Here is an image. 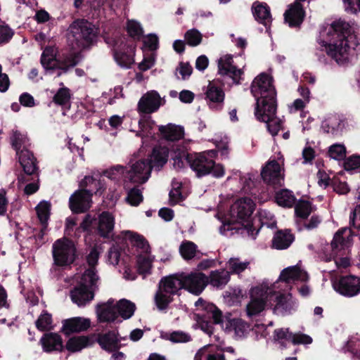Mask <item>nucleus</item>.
<instances>
[{
  "instance_id": "nucleus-17",
  "label": "nucleus",
  "mask_w": 360,
  "mask_h": 360,
  "mask_svg": "<svg viewBox=\"0 0 360 360\" xmlns=\"http://www.w3.org/2000/svg\"><path fill=\"white\" fill-rule=\"evenodd\" d=\"M152 169L148 160L141 159L134 163L130 169L126 172L125 177L131 183L144 184L150 176Z\"/></svg>"
},
{
  "instance_id": "nucleus-58",
  "label": "nucleus",
  "mask_w": 360,
  "mask_h": 360,
  "mask_svg": "<svg viewBox=\"0 0 360 360\" xmlns=\"http://www.w3.org/2000/svg\"><path fill=\"white\" fill-rule=\"evenodd\" d=\"M151 264L148 259L146 257H139L137 260V272L142 275L143 278L146 274L150 273Z\"/></svg>"
},
{
  "instance_id": "nucleus-4",
  "label": "nucleus",
  "mask_w": 360,
  "mask_h": 360,
  "mask_svg": "<svg viewBox=\"0 0 360 360\" xmlns=\"http://www.w3.org/2000/svg\"><path fill=\"white\" fill-rule=\"evenodd\" d=\"M99 27L84 19L74 20L68 30V39L72 49H89L97 43Z\"/></svg>"
},
{
  "instance_id": "nucleus-26",
  "label": "nucleus",
  "mask_w": 360,
  "mask_h": 360,
  "mask_svg": "<svg viewBox=\"0 0 360 360\" xmlns=\"http://www.w3.org/2000/svg\"><path fill=\"white\" fill-rule=\"evenodd\" d=\"M269 300H273L275 302L274 311L276 314L285 315L287 313H291V311L294 309L295 303L290 293L285 295L274 292L269 295Z\"/></svg>"
},
{
  "instance_id": "nucleus-61",
  "label": "nucleus",
  "mask_w": 360,
  "mask_h": 360,
  "mask_svg": "<svg viewBox=\"0 0 360 360\" xmlns=\"http://www.w3.org/2000/svg\"><path fill=\"white\" fill-rule=\"evenodd\" d=\"M121 250V248L119 245H113L108 251V259L114 266L119 264Z\"/></svg>"
},
{
  "instance_id": "nucleus-22",
  "label": "nucleus",
  "mask_w": 360,
  "mask_h": 360,
  "mask_svg": "<svg viewBox=\"0 0 360 360\" xmlns=\"http://www.w3.org/2000/svg\"><path fill=\"white\" fill-rule=\"evenodd\" d=\"M118 333L115 330H108L105 333L94 334V342H97L101 348L109 353L118 351L121 348Z\"/></svg>"
},
{
  "instance_id": "nucleus-48",
  "label": "nucleus",
  "mask_w": 360,
  "mask_h": 360,
  "mask_svg": "<svg viewBox=\"0 0 360 360\" xmlns=\"http://www.w3.org/2000/svg\"><path fill=\"white\" fill-rule=\"evenodd\" d=\"M37 328L40 331H47L51 329L52 316L45 311L41 314L35 322Z\"/></svg>"
},
{
  "instance_id": "nucleus-55",
  "label": "nucleus",
  "mask_w": 360,
  "mask_h": 360,
  "mask_svg": "<svg viewBox=\"0 0 360 360\" xmlns=\"http://www.w3.org/2000/svg\"><path fill=\"white\" fill-rule=\"evenodd\" d=\"M126 172L125 167L122 165H116L103 172L104 176L108 178L115 180L118 179L120 176L123 175Z\"/></svg>"
},
{
  "instance_id": "nucleus-64",
  "label": "nucleus",
  "mask_w": 360,
  "mask_h": 360,
  "mask_svg": "<svg viewBox=\"0 0 360 360\" xmlns=\"http://www.w3.org/2000/svg\"><path fill=\"white\" fill-rule=\"evenodd\" d=\"M349 224L353 227L360 229V204L356 205L350 214Z\"/></svg>"
},
{
  "instance_id": "nucleus-20",
  "label": "nucleus",
  "mask_w": 360,
  "mask_h": 360,
  "mask_svg": "<svg viewBox=\"0 0 360 360\" xmlns=\"http://www.w3.org/2000/svg\"><path fill=\"white\" fill-rule=\"evenodd\" d=\"M161 98L158 91L152 90L144 94L139 99L137 111L140 115H150L158 110Z\"/></svg>"
},
{
  "instance_id": "nucleus-31",
  "label": "nucleus",
  "mask_w": 360,
  "mask_h": 360,
  "mask_svg": "<svg viewBox=\"0 0 360 360\" xmlns=\"http://www.w3.org/2000/svg\"><path fill=\"white\" fill-rule=\"evenodd\" d=\"M308 278V275L297 266H292L282 270L278 278V281L290 283L292 281H305Z\"/></svg>"
},
{
  "instance_id": "nucleus-32",
  "label": "nucleus",
  "mask_w": 360,
  "mask_h": 360,
  "mask_svg": "<svg viewBox=\"0 0 360 360\" xmlns=\"http://www.w3.org/2000/svg\"><path fill=\"white\" fill-rule=\"evenodd\" d=\"M295 240V236L289 230L277 231L272 239V248L276 250L288 248Z\"/></svg>"
},
{
  "instance_id": "nucleus-13",
  "label": "nucleus",
  "mask_w": 360,
  "mask_h": 360,
  "mask_svg": "<svg viewBox=\"0 0 360 360\" xmlns=\"http://www.w3.org/2000/svg\"><path fill=\"white\" fill-rule=\"evenodd\" d=\"M81 57V53L77 51L62 54L58 58L49 56L43 58V56H41L40 61L43 68L47 70L58 69L65 73L79 64Z\"/></svg>"
},
{
  "instance_id": "nucleus-27",
  "label": "nucleus",
  "mask_w": 360,
  "mask_h": 360,
  "mask_svg": "<svg viewBox=\"0 0 360 360\" xmlns=\"http://www.w3.org/2000/svg\"><path fill=\"white\" fill-rule=\"evenodd\" d=\"M169 154V150L167 147L155 146L147 160L152 169L159 171L167 163Z\"/></svg>"
},
{
  "instance_id": "nucleus-23",
  "label": "nucleus",
  "mask_w": 360,
  "mask_h": 360,
  "mask_svg": "<svg viewBox=\"0 0 360 360\" xmlns=\"http://www.w3.org/2000/svg\"><path fill=\"white\" fill-rule=\"evenodd\" d=\"M205 99L209 108L214 111L222 110L224 103L225 93L221 87L210 83L205 92Z\"/></svg>"
},
{
  "instance_id": "nucleus-1",
  "label": "nucleus",
  "mask_w": 360,
  "mask_h": 360,
  "mask_svg": "<svg viewBox=\"0 0 360 360\" xmlns=\"http://www.w3.org/2000/svg\"><path fill=\"white\" fill-rule=\"evenodd\" d=\"M320 34L325 50L317 49L315 55L321 63H327L326 54L337 63L342 64L348 60L350 51L359 44L354 28L349 22L340 19L333 21Z\"/></svg>"
},
{
  "instance_id": "nucleus-34",
  "label": "nucleus",
  "mask_w": 360,
  "mask_h": 360,
  "mask_svg": "<svg viewBox=\"0 0 360 360\" xmlns=\"http://www.w3.org/2000/svg\"><path fill=\"white\" fill-rule=\"evenodd\" d=\"M115 307L118 316H121L124 320L130 319L136 309L134 302L124 298L120 300L115 304Z\"/></svg>"
},
{
  "instance_id": "nucleus-56",
  "label": "nucleus",
  "mask_w": 360,
  "mask_h": 360,
  "mask_svg": "<svg viewBox=\"0 0 360 360\" xmlns=\"http://www.w3.org/2000/svg\"><path fill=\"white\" fill-rule=\"evenodd\" d=\"M175 182L172 181V185L173 190L170 191L169 193V201L171 205H176L178 202L183 200L182 193L181 192V184L177 183V187H175Z\"/></svg>"
},
{
  "instance_id": "nucleus-49",
  "label": "nucleus",
  "mask_w": 360,
  "mask_h": 360,
  "mask_svg": "<svg viewBox=\"0 0 360 360\" xmlns=\"http://www.w3.org/2000/svg\"><path fill=\"white\" fill-rule=\"evenodd\" d=\"M143 200L141 191L137 187L131 188L126 197V201L131 206H138Z\"/></svg>"
},
{
  "instance_id": "nucleus-60",
  "label": "nucleus",
  "mask_w": 360,
  "mask_h": 360,
  "mask_svg": "<svg viewBox=\"0 0 360 360\" xmlns=\"http://www.w3.org/2000/svg\"><path fill=\"white\" fill-rule=\"evenodd\" d=\"M331 186L333 191L339 194H347L349 192V188L346 182L340 181L338 179H333L331 181Z\"/></svg>"
},
{
  "instance_id": "nucleus-18",
  "label": "nucleus",
  "mask_w": 360,
  "mask_h": 360,
  "mask_svg": "<svg viewBox=\"0 0 360 360\" xmlns=\"http://www.w3.org/2000/svg\"><path fill=\"white\" fill-rule=\"evenodd\" d=\"M269 109L270 110V106L259 108L258 112L257 110H255V115L259 122L266 123L269 132L273 136H275L282 129L283 122L280 119L276 117L277 104H275V108L273 112L268 111Z\"/></svg>"
},
{
  "instance_id": "nucleus-15",
  "label": "nucleus",
  "mask_w": 360,
  "mask_h": 360,
  "mask_svg": "<svg viewBox=\"0 0 360 360\" xmlns=\"http://www.w3.org/2000/svg\"><path fill=\"white\" fill-rule=\"evenodd\" d=\"M261 176L264 183L269 186L278 188L283 185L284 176L281 174V168L275 159L269 160L262 167Z\"/></svg>"
},
{
  "instance_id": "nucleus-37",
  "label": "nucleus",
  "mask_w": 360,
  "mask_h": 360,
  "mask_svg": "<svg viewBox=\"0 0 360 360\" xmlns=\"http://www.w3.org/2000/svg\"><path fill=\"white\" fill-rule=\"evenodd\" d=\"M209 278V283L214 287L222 288L230 280V274L225 270H215L210 272Z\"/></svg>"
},
{
  "instance_id": "nucleus-28",
  "label": "nucleus",
  "mask_w": 360,
  "mask_h": 360,
  "mask_svg": "<svg viewBox=\"0 0 360 360\" xmlns=\"http://www.w3.org/2000/svg\"><path fill=\"white\" fill-rule=\"evenodd\" d=\"M43 349L46 352H62L64 349L62 338L55 333H45L40 340Z\"/></svg>"
},
{
  "instance_id": "nucleus-38",
  "label": "nucleus",
  "mask_w": 360,
  "mask_h": 360,
  "mask_svg": "<svg viewBox=\"0 0 360 360\" xmlns=\"http://www.w3.org/2000/svg\"><path fill=\"white\" fill-rule=\"evenodd\" d=\"M96 312L99 323H114L118 318V314L115 309L109 307H98L96 305Z\"/></svg>"
},
{
  "instance_id": "nucleus-57",
  "label": "nucleus",
  "mask_w": 360,
  "mask_h": 360,
  "mask_svg": "<svg viewBox=\"0 0 360 360\" xmlns=\"http://www.w3.org/2000/svg\"><path fill=\"white\" fill-rule=\"evenodd\" d=\"M229 263L231 273L237 274L244 271L250 264L249 262H242L239 259H231Z\"/></svg>"
},
{
  "instance_id": "nucleus-52",
  "label": "nucleus",
  "mask_w": 360,
  "mask_h": 360,
  "mask_svg": "<svg viewBox=\"0 0 360 360\" xmlns=\"http://www.w3.org/2000/svg\"><path fill=\"white\" fill-rule=\"evenodd\" d=\"M328 155L335 160H344L346 157V148L342 144H333L329 148Z\"/></svg>"
},
{
  "instance_id": "nucleus-21",
  "label": "nucleus",
  "mask_w": 360,
  "mask_h": 360,
  "mask_svg": "<svg viewBox=\"0 0 360 360\" xmlns=\"http://www.w3.org/2000/svg\"><path fill=\"white\" fill-rule=\"evenodd\" d=\"M301 2L295 0L288 5L283 14L285 22L291 28L300 27L304 20L306 13Z\"/></svg>"
},
{
  "instance_id": "nucleus-45",
  "label": "nucleus",
  "mask_w": 360,
  "mask_h": 360,
  "mask_svg": "<svg viewBox=\"0 0 360 360\" xmlns=\"http://www.w3.org/2000/svg\"><path fill=\"white\" fill-rule=\"evenodd\" d=\"M98 218L95 214H87L83 219L82 221L78 228L76 229V232L79 233L81 231L85 232H91L92 230L96 231V224Z\"/></svg>"
},
{
  "instance_id": "nucleus-47",
  "label": "nucleus",
  "mask_w": 360,
  "mask_h": 360,
  "mask_svg": "<svg viewBox=\"0 0 360 360\" xmlns=\"http://www.w3.org/2000/svg\"><path fill=\"white\" fill-rule=\"evenodd\" d=\"M186 43L190 46H197L201 44L202 40V34L196 29H191L184 34Z\"/></svg>"
},
{
  "instance_id": "nucleus-10",
  "label": "nucleus",
  "mask_w": 360,
  "mask_h": 360,
  "mask_svg": "<svg viewBox=\"0 0 360 360\" xmlns=\"http://www.w3.org/2000/svg\"><path fill=\"white\" fill-rule=\"evenodd\" d=\"M52 256L57 266L63 267L73 264L77 258L75 243L65 236L57 239L52 245Z\"/></svg>"
},
{
  "instance_id": "nucleus-35",
  "label": "nucleus",
  "mask_w": 360,
  "mask_h": 360,
  "mask_svg": "<svg viewBox=\"0 0 360 360\" xmlns=\"http://www.w3.org/2000/svg\"><path fill=\"white\" fill-rule=\"evenodd\" d=\"M159 131L168 141H179L184 136L183 129L172 124H169L167 126H160Z\"/></svg>"
},
{
  "instance_id": "nucleus-41",
  "label": "nucleus",
  "mask_w": 360,
  "mask_h": 360,
  "mask_svg": "<svg viewBox=\"0 0 360 360\" xmlns=\"http://www.w3.org/2000/svg\"><path fill=\"white\" fill-rule=\"evenodd\" d=\"M209 346L200 349L195 355L194 360H226L222 352H210Z\"/></svg>"
},
{
  "instance_id": "nucleus-53",
  "label": "nucleus",
  "mask_w": 360,
  "mask_h": 360,
  "mask_svg": "<svg viewBox=\"0 0 360 360\" xmlns=\"http://www.w3.org/2000/svg\"><path fill=\"white\" fill-rule=\"evenodd\" d=\"M127 233L129 235V240L134 245L143 250H146L149 248L148 242L143 236L129 231Z\"/></svg>"
},
{
  "instance_id": "nucleus-3",
  "label": "nucleus",
  "mask_w": 360,
  "mask_h": 360,
  "mask_svg": "<svg viewBox=\"0 0 360 360\" xmlns=\"http://www.w3.org/2000/svg\"><path fill=\"white\" fill-rule=\"evenodd\" d=\"M79 187L81 189L76 191L69 199V207L75 214L86 212L91 207L92 195H101L106 188L101 180L91 176H85Z\"/></svg>"
},
{
  "instance_id": "nucleus-59",
  "label": "nucleus",
  "mask_w": 360,
  "mask_h": 360,
  "mask_svg": "<svg viewBox=\"0 0 360 360\" xmlns=\"http://www.w3.org/2000/svg\"><path fill=\"white\" fill-rule=\"evenodd\" d=\"M345 11L349 14L360 12V0H342Z\"/></svg>"
},
{
  "instance_id": "nucleus-12",
  "label": "nucleus",
  "mask_w": 360,
  "mask_h": 360,
  "mask_svg": "<svg viewBox=\"0 0 360 360\" xmlns=\"http://www.w3.org/2000/svg\"><path fill=\"white\" fill-rule=\"evenodd\" d=\"M206 309L211 313V317L214 324H220L226 332L234 331L235 334L242 337L246 333L248 326L241 319H231L224 316L221 311L213 304H207Z\"/></svg>"
},
{
  "instance_id": "nucleus-14",
  "label": "nucleus",
  "mask_w": 360,
  "mask_h": 360,
  "mask_svg": "<svg viewBox=\"0 0 360 360\" xmlns=\"http://www.w3.org/2000/svg\"><path fill=\"white\" fill-rule=\"evenodd\" d=\"M332 281L334 290L344 297H352L360 294V277L359 276H339Z\"/></svg>"
},
{
  "instance_id": "nucleus-19",
  "label": "nucleus",
  "mask_w": 360,
  "mask_h": 360,
  "mask_svg": "<svg viewBox=\"0 0 360 360\" xmlns=\"http://www.w3.org/2000/svg\"><path fill=\"white\" fill-rule=\"evenodd\" d=\"M218 73L222 76H229L233 80V83L238 85L241 83L242 75L244 72L233 65V56L227 54L218 60Z\"/></svg>"
},
{
  "instance_id": "nucleus-24",
  "label": "nucleus",
  "mask_w": 360,
  "mask_h": 360,
  "mask_svg": "<svg viewBox=\"0 0 360 360\" xmlns=\"http://www.w3.org/2000/svg\"><path fill=\"white\" fill-rule=\"evenodd\" d=\"M62 323L61 331L66 336H69L72 333L85 331L91 326V321L89 319L80 316L65 319Z\"/></svg>"
},
{
  "instance_id": "nucleus-9",
  "label": "nucleus",
  "mask_w": 360,
  "mask_h": 360,
  "mask_svg": "<svg viewBox=\"0 0 360 360\" xmlns=\"http://www.w3.org/2000/svg\"><path fill=\"white\" fill-rule=\"evenodd\" d=\"M91 270H85L82 274L80 282L70 290L72 302L79 307L85 306L94 297V291L97 288V281Z\"/></svg>"
},
{
  "instance_id": "nucleus-54",
  "label": "nucleus",
  "mask_w": 360,
  "mask_h": 360,
  "mask_svg": "<svg viewBox=\"0 0 360 360\" xmlns=\"http://www.w3.org/2000/svg\"><path fill=\"white\" fill-rule=\"evenodd\" d=\"M166 339L173 342H188L191 340V336L183 331H174L165 335Z\"/></svg>"
},
{
  "instance_id": "nucleus-5",
  "label": "nucleus",
  "mask_w": 360,
  "mask_h": 360,
  "mask_svg": "<svg viewBox=\"0 0 360 360\" xmlns=\"http://www.w3.org/2000/svg\"><path fill=\"white\" fill-rule=\"evenodd\" d=\"M250 92L256 99L255 108L259 111V108L270 106L271 111L277 104L276 90L274 85V79L266 72H262L257 76L250 86Z\"/></svg>"
},
{
  "instance_id": "nucleus-16",
  "label": "nucleus",
  "mask_w": 360,
  "mask_h": 360,
  "mask_svg": "<svg viewBox=\"0 0 360 360\" xmlns=\"http://www.w3.org/2000/svg\"><path fill=\"white\" fill-rule=\"evenodd\" d=\"M183 289L199 295L209 283V278L202 272H192L189 274H181Z\"/></svg>"
},
{
  "instance_id": "nucleus-25",
  "label": "nucleus",
  "mask_w": 360,
  "mask_h": 360,
  "mask_svg": "<svg viewBox=\"0 0 360 360\" xmlns=\"http://www.w3.org/2000/svg\"><path fill=\"white\" fill-rule=\"evenodd\" d=\"M115 227V217L108 211L102 212L98 217L97 234L104 239H110Z\"/></svg>"
},
{
  "instance_id": "nucleus-6",
  "label": "nucleus",
  "mask_w": 360,
  "mask_h": 360,
  "mask_svg": "<svg viewBox=\"0 0 360 360\" xmlns=\"http://www.w3.org/2000/svg\"><path fill=\"white\" fill-rule=\"evenodd\" d=\"M181 274H175L162 277L158 283L154 300L160 311L166 310L174 301V296L183 289Z\"/></svg>"
},
{
  "instance_id": "nucleus-29",
  "label": "nucleus",
  "mask_w": 360,
  "mask_h": 360,
  "mask_svg": "<svg viewBox=\"0 0 360 360\" xmlns=\"http://www.w3.org/2000/svg\"><path fill=\"white\" fill-rule=\"evenodd\" d=\"M94 335L91 336H73L67 341L65 349L72 353L80 352L82 349L94 344Z\"/></svg>"
},
{
  "instance_id": "nucleus-62",
  "label": "nucleus",
  "mask_w": 360,
  "mask_h": 360,
  "mask_svg": "<svg viewBox=\"0 0 360 360\" xmlns=\"http://www.w3.org/2000/svg\"><path fill=\"white\" fill-rule=\"evenodd\" d=\"M176 70L179 72V74L181 75V79L186 80L191 75L193 68L188 62H180Z\"/></svg>"
},
{
  "instance_id": "nucleus-7",
  "label": "nucleus",
  "mask_w": 360,
  "mask_h": 360,
  "mask_svg": "<svg viewBox=\"0 0 360 360\" xmlns=\"http://www.w3.org/2000/svg\"><path fill=\"white\" fill-rule=\"evenodd\" d=\"M353 243L352 231L349 228L340 229L334 235L330 243L331 255L338 269H347L351 265L347 255Z\"/></svg>"
},
{
  "instance_id": "nucleus-33",
  "label": "nucleus",
  "mask_w": 360,
  "mask_h": 360,
  "mask_svg": "<svg viewBox=\"0 0 360 360\" xmlns=\"http://www.w3.org/2000/svg\"><path fill=\"white\" fill-rule=\"evenodd\" d=\"M252 11L254 18L259 23L267 26L268 23L271 22L270 8L266 3L255 2Z\"/></svg>"
},
{
  "instance_id": "nucleus-42",
  "label": "nucleus",
  "mask_w": 360,
  "mask_h": 360,
  "mask_svg": "<svg viewBox=\"0 0 360 360\" xmlns=\"http://www.w3.org/2000/svg\"><path fill=\"white\" fill-rule=\"evenodd\" d=\"M195 243L190 240H184L179 246V252L185 260H191L195 256L198 250Z\"/></svg>"
},
{
  "instance_id": "nucleus-2",
  "label": "nucleus",
  "mask_w": 360,
  "mask_h": 360,
  "mask_svg": "<svg viewBox=\"0 0 360 360\" xmlns=\"http://www.w3.org/2000/svg\"><path fill=\"white\" fill-rule=\"evenodd\" d=\"M255 207V205L250 198H245L236 200L231 207L230 218L224 219L223 226L227 231L235 230L236 233L241 231L242 233L245 231L248 236L255 238L262 226L256 230L251 220Z\"/></svg>"
},
{
  "instance_id": "nucleus-46",
  "label": "nucleus",
  "mask_w": 360,
  "mask_h": 360,
  "mask_svg": "<svg viewBox=\"0 0 360 360\" xmlns=\"http://www.w3.org/2000/svg\"><path fill=\"white\" fill-rule=\"evenodd\" d=\"M50 210L51 204L46 201L40 202L36 207L37 214L41 224H47Z\"/></svg>"
},
{
  "instance_id": "nucleus-43",
  "label": "nucleus",
  "mask_w": 360,
  "mask_h": 360,
  "mask_svg": "<svg viewBox=\"0 0 360 360\" xmlns=\"http://www.w3.org/2000/svg\"><path fill=\"white\" fill-rule=\"evenodd\" d=\"M71 98L70 90L65 86L58 89L53 97V102L59 106L65 107L70 105Z\"/></svg>"
},
{
  "instance_id": "nucleus-50",
  "label": "nucleus",
  "mask_w": 360,
  "mask_h": 360,
  "mask_svg": "<svg viewBox=\"0 0 360 360\" xmlns=\"http://www.w3.org/2000/svg\"><path fill=\"white\" fill-rule=\"evenodd\" d=\"M98 258L99 253L96 248H93L86 257V262L89 266L86 270H91L94 274L93 277L96 280L99 279L96 270V266L98 264Z\"/></svg>"
},
{
  "instance_id": "nucleus-30",
  "label": "nucleus",
  "mask_w": 360,
  "mask_h": 360,
  "mask_svg": "<svg viewBox=\"0 0 360 360\" xmlns=\"http://www.w3.org/2000/svg\"><path fill=\"white\" fill-rule=\"evenodd\" d=\"M112 52L115 60L121 68L129 69L134 63V53L131 51L129 46L124 45L122 49H115Z\"/></svg>"
},
{
  "instance_id": "nucleus-11",
  "label": "nucleus",
  "mask_w": 360,
  "mask_h": 360,
  "mask_svg": "<svg viewBox=\"0 0 360 360\" xmlns=\"http://www.w3.org/2000/svg\"><path fill=\"white\" fill-rule=\"evenodd\" d=\"M26 137L19 131H13L11 136V143L13 148L15 150L18 156L19 162L22 166L25 174L31 176L37 170V159L33 153L27 148L21 149L22 144L25 143Z\"/></svg>"
},
{
  "instance_id": "nucleus-39",
  "label": "nucleus",
  "mask_w": 360,
  "mask_h": 360,
  "mask_svg": "<svg viewBox=\"0 0 360 360\" xmlns=\"http://www.w3.org/2000/svg\"><path fill=\"white\" fill-rule=\"evenodd\" d=\"M173 155H171L172 160H174V167L177 169H181L184 167V160L187 162V155L191 153H188L186 148L180 145H175L172 146Z\"/></svg>"
},
{
  "instance_id": "nucleus-63",
  "label": "nucleus",
  "mask_w": 360,
  "mask_h": 360,
  "mask_svg": "<svg viewBox=\"0 0 360 360\" xmlns=\"http://www.w3.org/2000/svg\"><path fill=\"white\" fill-rule=\"evenodd\" d=\"M344 167L346 170H354L360 168V156L352 155L347 158L344 162Z\"/></svg>"
},
{
  "instance_id": "nucleus-40",
  "label": "nucleus",
  "mask_w": 360,
  "mask_h": 360,
  "mask_svg": "<svg viewBox=\"0 0 360 360\" xmlns=\"http://www.w3.org/2000/svg\"><path fill=\"white\" fill-rule=\"evenodd\" d=\"M266 301L263 297H253L247 305V314L249 316H255L262 312L266 306Z\"/></svg>"
},
{
  "instance_id": "nucleus-51",
  "label": "nucleus",
  "mask_w": 360,
  "mask_h": 360,
  "mask_svg": "<svg viewBox=\"0 0 360 360\" xmlns=\"http://www.w3.org/2000/svg\"><path fill=\"white\" fill-rule=\"evenodd\" d=\"M127 31L131 37L138 39H140L143 33L141 25L133 20L127 21Z\"/></svg>"
},
{
  "instance_id": "nucleus-44",
  "label": "nucleus",
  "mask_w": 360,
  "mask_h": 360,
  "mask_svg": "<svg viewBox=\"0 0 360 360\" xmlns=\"http://www.w3.org/2000/svg\"><path fill=\"white\" fill-rule=\"evenodd\" d=\"M311 202L308 200H300L295 206V214L298 218L307 219L312 212Z\"/></svg>"
},
{
  "instance_id": "nucleus-8",
  "label": "nucleus",
  "mask_w": 360,
  "mask_h": 360,
  "mask_svg": "<svg viewBox=\"0 0 360 360\" xmlns=\"http://www.w3.org/2000/svg\"><path fill=\"white\" fill-rule=\"evenodd\" d=\"M187 163L198 178L208 174H212L215 178H221L225 174L222 165L216 163L214 160L206 157L203 153H194L187 155Z\"/></svg>"
},
{
  "instance_id": "nucleus-36",
  "label": "nucleus",
  "mask_w": 360,
  "mask_h": 360,
  "mask_svg": "<svg viewBox=\"0 0 360 360\" xmlns=\"http://www.w3.org/2000/svg\"><path fill=\"white\" fill-rule=\"evenodd\" d=\"M276 203L283 207H292L296 202L293 193L286 188L281 189L275 195Z\"/></svg>"
}]
</instances>
